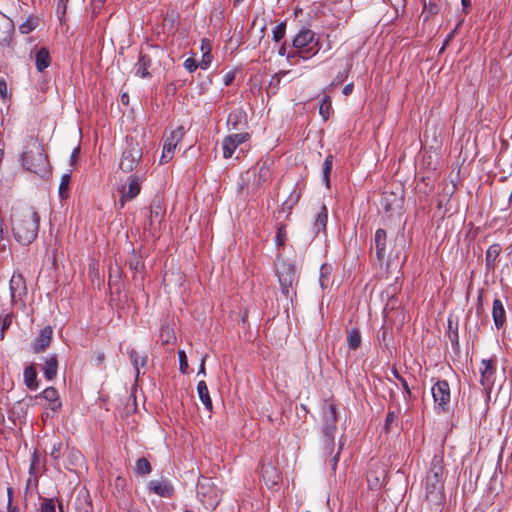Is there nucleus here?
<instances>
[{
  "mask_svg": "<svg viewBox=\"0 0 512 512\" xmlns=\"http://www.w3.org/2000/svg\"><path fill=\"white\" fill-rule=\"evenodd\" d=\"M446 469L443 456L434 455L423 482L424 499L422 508L427 512H441L445 503L444 483Z\"/></svg>",
  "mask_w": 512,
  "mask_h": 512,
  "instance_id": "obj_1",
  "label": "nucleus"
},
{
  "mask_svg": "<svg viewBox=\"0 0 512 512\" xmlns=\"http://www.w3.org/2000/svg\"><path fill=\"white\" fill-rule=\"evenodd\" d=\"M40 216L32 206L16 208L11 215L14 239L21 245H30L38 235Z\"/></svg>",
  "mask_w": 512,
  "mask_h": 512,
  "instance_id": "obj_2",
  "label": "nucleus"
},
{
  "mask_svg": "<svg viewBox=\"0 0 512 512\" xmlns=\"http://www.w3.org/2000/svg\"><path fill=\"white\" fill-rule=\"evenodd\" d=\"M292 46L296 49L294 52L287 54L288 60L301 58L308 60L319 51L318 40H315V33L311 29H302L294 37Z\"/></svg>",
  "mask_w": 512,
  "mask_h": 512,
  "instance_id": "obj_3",
  "label": "nucleus"
},
{
  "mask_svg": "<svg viewBox=\"0 0 512 512\" xmlns=\"http://www.w3.org/2000/svg\"><path fill=\"white\" fill-rule=\"evenodd\" d=\"M22 165L28 171L35 174H43L47 168V157L44 154L43 147L36 140H31L26 146L21 157Z\"/></svg>",
  "mask_w": 512,
  "mask_h": 512,
  "instance_id": "obj_4",
  "label": "nucleus"
},
{
  "mask_svg": "<svg viewBox=\"0 0 512 512\" xmlns=\"http://www.w3.org/2000/svg\"><path fill=\"white\" fill-rule=\"evenodd\" d=\"M275 274L278 278L282 293L289 299L295 295L294 284L297 283V275L294 264L287 259L278 257L275 262Z\"/></svg>",
  "mask_w": 512,
  "mask_h": 512,
  "instance_id": "obj_5",
  "label": "nucleus"
},
{
  "mask_svg": "<svg viewBox=\"0 0 512 512\" xmlns=\"http://www.w3.org/2000/svg\"><path fill=\"white\" fill-rule=\"evenodd\" d=\"M164 52L158 47H150L148 52L141 51L136 64V76L141 78H151V71L156 70L160 66V58Z\"/></svg>",
  "mask_w": 512,
  "mask_h": 512,
  "instance_id": "obj_6",
  "label": "nucleus"
},
{
  "mask_svg": "<svg viewBox=\"0 0 512 512\" xmlns=\"http://www.w3.org/2000/svg\"><path fill=\"white\" fill-rule=\"evenodd\" d=\"M142 155L143 152L139 143L134 138L127 137L126 147L120 158L119 169L124 173L134 171L138 167L142 159Z\"/></svg>",
  "mask_w": 512,
  "mask_h": 512,
  "instance_id": "obj_7",
  "label": "nucleus"
},
{
  "mask_svg": "<svg viewBox=\"0 0 512 512\" xmlns=\"http://www.w3.org/2000/svg\"><path fill=\"white\" fill-rule=\"evenodd\" d=\"M337 412L334 404L325 403L323 407V427L326 449L331 452L334 446V434L336 431Z\"/></svg>",
  "mask_w": 512,
  "mask_h": 512,
  "instance_id": "obj_8",
  "label": "nucleus"
},
{
  "mask_svg": "<svg viewBox=\"0 0 512 512\" xmlns=\"http://www.w3.org/2000/svg\"><path fill=\"white\" fill-rule=\"evenodd\" d=\"M437 413L447 412L451 400L450 386L446 380L437 381L431 388Z\"/></svg>",
  "mask_w": 512,
  "mask_h": 512,
  "instance_id": "obj_9",
  "label": "nucleus"
},
{
  "mask_svg": "<svg viewBox=\"0 0 512 512\" xmlns=\"http://www.w3.org/2000/svg\"><path fill=\"white\" fill-rule=\"evenodd\" d=\"M9 290L11 304L17 305L18 303H21V305L25 307L24 298L27 295V286L26 281L21 273H13L9 283Z\"/></svg>",
  "mask_w": 512,
  "mask_h": 512,
  "instance_id": "obj_10",
  "label": "nucleus"
},
{
  "mask_svg": "<svg viewBox=\"0 0 512 512\" xmlns=\"http://www.w3.org/2000/svg\"><path fill=\"white\" fill-rule=\"evenodd\" d=\"M197 493L203 503H208L210 506L219 503L218 489L211 479L203 478L197 484Z\"/></svg>",
  "mask_w": 512,
  "mask_h": 512,
  "instance_id": "obj_11",
  "label": "nucleus"
},
{
  "mask_svg": "<svg viewBox=\"0 0 512 512\" xmlns=\"http://www.w3.org/2000/svg\"><path fill=\"white\" fill-rule=\"evenodd\" d=\"M185 134L182 126L177 127L170 133L164 142L161 162L167 163L173 156L174 150Z\"/></svg>",
  "mask_w": 512,
  "mask_h": 512,
  "instance_id": "obj_12",
  "label": "nucleus"
},
{
  "mask_svg": "<svg viewBox=\"0 0 512 512\" xmlns=\"http://www.w3.org/2000/svg\"><path fill=\"white\" fill-rule=\"evenodd\" d=\"M142 177L135 174L128 177V184L123 185L120 189L121 198L120 203L121 207L124 206V203L126 201L134 199L139 193L141 189V183Z\"/></svg>",
  "mask_w": 512,
  "mask_h": 512,
  "instance_id": "obj_13",
  "label": "nucleus"
},
{
  "mask_svg": "<svg viewBox=\"0 0 512 512\" xmlns=\"http://www.w3.org/2000/svg\"><path fill=\"white\" fill-rule=\"evenodd\" d=\"M249 139L248 133H237L226 136L222 141L223 157L230 158L235 149Z\"/></svg>",
  "mask_w": 512,
  "mask_h": 512,
  "instance_id": "obj_14",
  "label": "nucleus"
},
{
  "mask_svg": "<svg viewBox=\"0 0 512 512\" xmlns=\"http://www.w3.org/2000/svg\"><path fill=\"white\" fill-rule=\"evenodd\" d=\"M403 196L391 191H385L381 197V206L387 213H394L401 209Z\"/></svg>",
  "mask_w": 512,
  "mask_h": 512,
  "instance_id": "obj_15",
  "label": "nucleus"
},
{
  "mask_svg": "<svg viewBox=\"0 0 512 512\" xmlns=\"http://www.w3.org/2000/svg\"><path fill=\"white\" fill-rule=\"evenodd\" d=\"M53 329L51 326H45L40 330L39 335L31 344L34 353L44 352L51 344Z\"/></svg>",
  "mask_w": 512,
  "mask_h": 512,
  "instance_id": "obj_16",
  "label": "nucleus"
},
{
  "mask_svg": "<svg viewBox=\"0 0 512 512\" xmlns=\"http://www.w3.org/2000/svg\"><path fill=\"white\" fill-rule=\"evenodd\" d=\"M14 33V23L5 14L0 12V45L9 46Z\"/></svg>",
  "mask_w": 512,
  "mask_h": 512,
  "instance_id": "obj_17",
  "label": "nucleus"
},
{
  "mask_svg": "<svg viewBox=\"0 0 512 512\" xmlns=\"http://www.w3.org/2000/svg\"><path fill=\"white\" fill-rule=\"evenodd\" d=\"M496 368L490 359H483L481 361L480 373H481V384L485 388H488L492 384V378L495 374Z\"/></svg>",
  "mask_w": 512,
  "mask_h": 512,
  "instance_id": "obj_18",
  "label": "nucleus"
},
{
  "mask_svg": "<svg viewBox=\"0 0 512 512\" xmlns=\"http://www.w3.org/2000/svg\"><path fill=\"white\" fill-rule=\"evenodd\" d=\"M386 241L387 234L384 229H377L374 236V245L376 250V257L379 261H382L386 255Z\"/></svg>",
  "mask_w": 512,
  "mask_h": 512,
  "instance_id": "obj_19",
  "label": "nucleus"
},
{
  "mask_svg": "<svg viewBox=\"0 0 512 512\" xmlns=\"http://www.w3.org/2000/svg\"><path fill=\"white\" fill-rule=\"evenodd\" d=\"M149 489L161 497H169L173 493V487L168 481L152 480Z\"/></svg>",
  "mask_w": 512,
  "mask_h": 512,
  "instance_id": "obj_20",
  "label": "nucleus"
},
{
  "mask_svg": "<svg viewBox=\"0 0 512 512\" xmlns=\"http://www.w3.org/2000/svg\"><path fill=\"white\" fill-rule=\"evenodd\" d=\"M41 396L49 402V407L52 411H58L62 407V403L59 400V394L58 391L54 387H48L46 388L42 393Z\"/></svg>",
  "mask_w": 512,
  "mask_h": 512,
  "instance_id": "obj_21",
  "label": "nucleus"
},
{
  "mask_svg": "<svg viewBox=\"0 0 512 512\" xmlns=\"http://www.w3.org/2000/svg\"><path fill=\"white\" fill-rule=\"evenodd\" d=\"M261 472L267 485H276L280 481V474L271 464L262 465Z\"/></svg>",
  "mask_w": 512,
  "mask_h": 512,
  "instance_id": "obj_22",
  "label": "nucleus"
},
{
  "mask_svg": "<svg viewBox=\"0 0 512 512\" xmlns=\"http://www.w3.org/2000/svg\"><path fill=\"white\" fill-rule=\"evenodd\" d=\"M492 316L495 323V326L499 329L501 328L505 323V310L503 307V304L501 300L495 299L493 301V310H492Z\"/></svg>",
  "mask_w": 512,
  "mask_h": 512,
  "instance_id": "obj_23",
  "label": "nucleus"
},
{
  "mask_svg": "<svg viewBox=\"0 0 512 512\" xmlns=\"http://www.w3.org/2000/svg\"><path fill=\"white\" fill-rule=\"evenodd\" d=\"M58 360L56 355L49 356L43 367V373L47 380H53L57 376Z\"/></svg>",
  "mask_w": 512,
  "mask_h": 512,
  "instance_id": "obj_24",
  "label": "nucleus"
},
{
  "mask_svg": "<svg viewBox=\"0 0 512 512\" xmlns=\"http://www.w3.org/2000/svg\"><path fill=\"white\" fill-rule=\"evenodd\" d=\"M24 384L30 390H36L38 388L37 371L34 365H29L24 370Z\"/></svg>",
  "mask_w": 512,
  "mask_h": 512,
  "instance_id": "obj_25",
  "label": "nucleus"
},
{
  "mask_svg": "<svg viewBox=\"0 0 512 512\" xmlns=\"http://www.w3.org/2000/svg\"><path fill=\"white\" fill-rule=\"evenodd\" d=\"M35 64L39 72L44 71L50 65V54L48 49L42 47L36 52Z\"/></svg>",
  "mask_w": 512,
  "mask_h": 512,
  "instance_id": "obj_26",
  "label": "nucleus"
},
{
  "mask_svg": "<svg viewBox=\"0 0 512 512\" xmlns=\"http://www.w3.org/2000/svg\"><path fill=\"white\" fill-rule=\"evenodd\" d=\"M197 393H198V396H199L201 402L205 406V408L208 411H212V408H213L212 400L210 398L208 387H207L205 381H203V380L199 381V383L197 385Z\"/></svg>",
  "mask_w": 512,
  "mask_h": 512,
  "instance_id": "obj_27",
  "label": "nucleus"
},
{
  "mask_svg": "<svg viewBox=\"0 0 512 512\" xmlns=\"http://www.w3.org/2000/svg\"><path fill=\"white\" fill-rule=\"evenodd\" d=\"M328 220V210L325 205L320 207L319 212L317 213L316 219L314 221V232L318 234L320 231H324L327 225Z\"/></svg>",
  "mask_w": 512,
  "mask_h": 512,
  "instance_id": "obj_28",
  "label": "nucleus"
},
{
  "mask_svg": "<svg viewBox=\"0 0 512 512\" xmlns=\"http://www.w3.org/2000/svg\"><path fill=\"white\" fill-rule=\"evenodd\" d=\"M128 355L134 366L136 377H138L140 373L139 367H144L147 364V356H140L135 349H130Z\"/></svg>",
  "mask_w": 512,
  "mask_h": 512,
  "instance_id": "obj_29",
  "label": "nucleus"
},
{
  "mask_svg": "<svg viewBox=\"0 0 512 512\" xmlns=\"http://www.w3.org/2000/svg\"><path fill=\"white\" fill-rule=\"evenodd\" d=\"M501 252V246L499 244H493L489 246L486 251V266L488 268H493L495 266V262L497 257Z\"/></svg>",
  "mask_w": 512,
  "mask_h": 512,
  "instance_id": "obj_30",
  "label": "nucleus"
},
{
  "mask_svg": "<svg viewBox=\"0 0 512 512\" xmlns=\"http://www.w3.org/2000/svg\"><path fill=\"white\" fill-rule=\"evenodd\" d=\"M347 344L348 347L352 350H356L361 345V334L357 328H353L349 331L347 335Z\"/></svg>",
  "mask_w": 512,
  "mask_h": 512,
  "instance_id": "obj_31",
  "label": "nucleus"
},
{
  "mask_svg": "<svg viewBox=\"0 0 512 512\" xmlns=\"http://www.w3.org/2000/svg\"><path fill=\"white\" fill-rule=\"evenodd\" d=\"M332 273V267L328 264H323L320 267V278L319 283L322 289H325L328 286L329 277Z\"/></svg>",
  "mask_w": 512,
  "mask_h": 512,
  "instance_id": "obj_32",
  "label": "nucleus"
},
{
  "mask_svg": "<svg viewBox=\"0 0 512 512\" xmlns=\"http://www.w3.org/2000/svg\"><path fill=\"white\" fill-rule=\"evenodd\" d=\"M152 471V467L146 458H140L136 462V472L140 475H148Z\"/></svg>",
  "mask_w": 512,
  "mask_h": 512,
  "instance_id": "obj_33",
  "label": "nucleus"
},
{
  "mask_svg": "<svg viewBox=\"0 0 512 512\" xmlns=\"http://www.w3.org/2000/svg\"><path fill=\"white\" fill-rule=\"evenodd\" d=\"M333 156L328 155L323 163V180L327 187L330 186V173L332 169Z\"/></svg>",
  "mask_w": 512,
  "mask_h": 512,
  "instance_id": "obj_34",
  "label": "nucleus"
},
{
  "mask_svg": "<svg viewBox=\"0 0 512 512\" xmlns=\"http://www.w3.org/2000/svg\"><path fill=\"white\" fill-rule=\"evenodd\" d=\"M332 109L331 99L329 96H325L320 104L319 113L324 120H327L330 116V111Z\"/></svg>",
  "mask_w": 512,
  "mask_h": 512,
  "instance_id": "obj_35",
  "label": "nucleus"
},
{
  "mask_svg": "<svg viewBox=\"0 0 512 512\" xmlns=\"http://www.w3.org/2000/svg\"><path fill=\"white\" fill-rule=\"evenodd\" d=\"M70 180H71V177L69 174H64L61 177V181L59 184V195L62 199H65L68 197V189H69Z\"/></svg>",
  "mask_w": 512,
  "mask_h": 512,
  "instance_id": "obj_36",
  "label": "nucleus"
},
{
  "mask_svg": "<svg viewBox=\"0 0 512 512\" xmlns=\"http://www.w3.org/2000/svg\"><path fill=\"white\" fill-rule=\"evenodd\" d=\"M13 319L12 313H6L0 316V325H1V331H0V338H4L5 331L10 327Z\"/></svg>",
  "mask_w": 512,
  "mask_h": 512,
  "instance_id": "obj_37",
  "label": "nucleus"
},
{
  "mask_svg": "<svg viewBox=\"0 0 512 512\" xmlns=\"http://www.w3.org/2000/svg\"><path fill=\"white\" fill-rule=\"evenodd\" d=\"M286 23L281 22L273 29V40L279 42L285 36Z\"/></svg>",
  "mask_w": 512,
  "mask_h": 512,
  "instance_id": "obj_38",
  "label": "nucleus"
},
{
  "mask_svg": "<svg viewBox=\"0 0 512 512\" xmlns=\"http://www.w3.org/2000/svg\"><path fill=\"white\" fill-rule=\"evenodd\" d=\"M271 177V171L269 166L265 163L259 167L258 171V183L267 181Z\"/></svg>",
  "mask_w": 512,
  "mask_h": 512,
  "instance_id": "obj_39",
  "label": "nucleus"
},
{
  "mask_svg": "<svg viewBox=\"0 0 512 512\" xmlns=\"http://www.w3.org/2000/svg\"><path fill=\"white\" fill-rule=\"evenodd\" d=\"M300 198V192L297 190H294L287 200L283 203V206L286 207L288 210H291L293 206L298 202Z\"/></svg>",
  "mask_w": 512,
  "mask_h": 512,
  "instance_id": "obj_40",
  "label": "nucleus"
},
{
  "mask_svg": "<svg viewBox=\"0 0 512 512\" xmlns=\"http://www.w3.org/2000/svg\"><path fill=\"white\" fill-rule=\"evenodd\" d=\"M286 239V226L284 224H280L276 233V244L278 246H284Z\"/></svg>",
  "mask_w": 512,
  "mask_h": 512,
  "instance_id": "obj_41",
  "label": "nucleus"
},
{
  "mask_svg": "<svg viewBox=\"0 0 512 512\" xmlns=\"http://www.w3.org/2000/svg\"><path fill=\"white\" fill-rule=\"evenodd\" d=\"M41 512H56L55 501L53 498H46L41 503Z\"/></svg>",
  "mask_w": 512,
  "mask_h": 512,
  "instance_id": "obj_42",
  "label": "nucleus"
},
{
  "mask_svg": "<svg viewBox=\"0 0 512 512\" xmlns=\"http://www.w3.org/2000/svg\"><path fill=\"white\" fill-rule=\"evenodd\" d=\"M162 208L159 203L153 202L150 206V221L153 223L154 219H157L161 216Z\"/></svg>",
  "mask_w": 512,
  "mask_h": 512,
  "instance_id": "obj_43",
  "label": "nucleus"
},
{
  "mask_svg": "<svg viewBox=\"0 0 512 512\" xmlns=\"http://www.w3.org/2000/svg\"><path fill=\"white\" fill-rule=\"evenodd\" d=\"M439 11V6L436 3L424 2L423 14L426 13L425 19L427 20L431 14H436Z\"/></svg>",
  "mask_w": 512,
  "mask_h": 512,
  "instance_id": "obj_44",
  "label": "nucleus"
},
{
  "mask_svg": "<svg viewBox=\"0 0 512 512\" xmlns=\"http://www.w3.org/2000/svg\"><path fill=\"white\" fill-rule=\"evenodd\" d=\"M62 447H63V444H62L61 441H55L52 444V448H51V451H50V456L54 460H58L60 458Z\"/></svg>",
  "mask_w": 512,
  "mask_h": 512,
  "instance_id": "obj_45",
  "label": "nucleus"
},
{
  "mask_svg": "<svg viewBox=\"0 0 512 512\" xmlns=\"http://www.w3.org/2000/svg\"><path fill=\"white\" fill-rule=\"evenodd\" d=\"M178 356H179L180 371L182 374H185V373H187V370H188L187 356L183 350H180L178 352Z\"/></svg>",
  "mask_w": 512,
  "mask_h": 512,
  "instance_id": "obj_46",
  "label": "nucleus"
},
{
  "mask_svg": "<svg viewBox=\"0 0 512 512\" xmlns=\"http://www.w3.org/2000/svg\"><path fill=\"white\" fill-rule=\"evenodd\" d=\"M393 374L396 377V379L400 382V385H402L405 392V397H411V391L407 381L397 372V370H394Z\"/></svg>",
  "mask_w": 512,
  "mask_h": 512,
  "instance_id": "obj_47",
  "label": "nucleus"
},
{
  "mask_svg": "<svg viewBox=\"0 0 512 512\" xmlns=\"http://www.w3.org/2000/svg\"><path fill=\"white\" fill-rule=\"evenodd\" d=\"M7 496H8L7 512H20L19 508L12 504L13 489L11 487L7 488Z\"/></svg>",
  "mask_w": 512,
  "mask_h": 512,
  "instance_id": "obj_48",
  "label": "nucleus"
},
{
  "mask_svg": "<svg viewBox=\"0 0 512 512\" xmlns=\"http://www.w3.org/2000/svg\"><path fill=\"white\" fill-rule=\"evenodd\" d=\"M184 67L188 72L192 73L197 69V67L200 66L199 63H197V61L191 57L184 61Z\"/></svg>",
  "mask_w": 512,
  "mask_h": 512,
  "instance_id": "obj_49",
  "label": "nucleus"
},
{
  "mask_svg": "<svg viewBox=\"0 0 512 512\" xmlns=\"http://www.w3.org/2000/svg\"><path fill=\"white\" fill-rule=\"evenodd\" d=\"M397 414L394 411H389L385 420V430L388 432L391 430V425L396 421Z\"/></svg>",
  "mask_w": 512,
  "mask_h": 512,
  "instance_id": "obj_50",
  "label": "nucleus"
},
{
  "mask_svg": "<svg viewBox=\"0 0 512 512\" xmlns=\"http://www.w3.org/2000/svg\"><path fill=\"white\" fill-rule=\"evenodd\" d=\"M128 265L131 270H134L136 272L143 268V264L141 263V261L139 260V258L137 256H133L128 261Z\"/></svg>",
  "mask_w": 512,
  "mask_h": 512,
  "instance_id": "obj_51",
  "label": "nucleus"
},
{
  "mask_svg": "<svg viewBox=\"0 0 512 512\" xmlns=\"http://www.w3.org/2000/svg\"><path fill=\"white\" fill-rule=\"evenodd\" d=\"M35 28V25L33 24V22L31 20H27L26 22L22 23L20 26H19V31L22 33V34H28L30 33L32 30H34Z\"/></svg>",
  "mask_w": 512,
  "mask_h": 512,
  "instance_id": "obj_52",
  "label": "nucleus"
},
{
  "mask_svg": "<svg viewBox=\"0 0 512 512\" xmlns=\"http://www.w3.org/2000/svg\"><path fill=\"white\" fill-rule=\"evenodd\" d=\"M211 61H212L211 53H204V54H202V59H201V62L199 63V66L205 70L209 67V65L211 64Z\"/></svg>",
  "mask_w": 512,
  "mask_h": 512,
  "instance_id": "obj_53",
  "label": "nucleus"
},
{
  "mask_svg": "<svg viewBox=\"0 0 512 512\" xmlns=\"http://www.w3.org/2000/svg\"><path fill=\"white\" fill-rule=\"evenodd\" d=\"M69 0H58V3H57V14L60 16V17H64L65 14H66V8H67V2Z\"/></svg>",
  "mask_w": 512,
  "mask_h": 512,
  "instance_id": "obj_54",
  "label": "nucleus"
},
{
  "mask_svg": "<svg viewBox=\"0 0 512 512\" xmlns=\"http://www.w3.org/2000/svg\"><path fill=\"white\" fill-rule=\"evenodd\" d=\"M287 72H280V73H277L275 74L274 76H272L271 80H270V83H269V86L272 87H277L279 84H280V81H281V77L280 75H285Z\"/></svg>",
  "mask_w": 512,
  "mask_h": 512,
  "instance_id": "obj_55",
  "label": "nucleus"
},
{
  "mask_svg": "<svg viewBox=\"0 0 512 512\" xmlns=\"http://www.w3.org/2000/svg\"><path fill=\"white\" fill-rule=\"evenodd\" d=\"M235 79V74L234 72L230 71V72H227L224 77H223V83L228 86L230 85Z\"/></svg>",
  "mask_w": 512,
  "mask_h": 512,
  "instance_id": "obj_56",
  "label": "nucleus"
},
{
  "mask_svg": "<svg viewBox=\"0 0 512 512\" xmlns=\"http://www.w3.org/2000/svg\"><path fill=\"white\" fill-rule=\"evenodd\" d=\"M201 52H202V54H204V53H211V45H210L209 40L202 39V41H201Z\"/></svg>",
  "mask_w": 512,
  "mask_h": 512,
  "instance_id": "obj_57",
  "label": "nucleus"
},
{
  "mask_svg": "<svg viewBox=\"0 0 512 512\" xmlns=\"http://www.w3.org/2000/svg\"><path fill=\"white\" fill-rule=\"evenodd\" d=\"M80 154V147L77 146L73 149L72 153H71V156H70V163L71 165H74L75 162L77 161L78 159V156Z\"/></svg>",
  "mask_w": 512,
  "mask_h": 512,
  "instance_id": "obj_58",
  "label": "nucleus"
},
{
  "mask_svg": "<svg viewBox=\"0 0 512 512\" xmlns=\"http://www.w3.org/2000/svg\"><path fill=\"white\" fill-rule=\"evenodd\" d=\"M0 96L2 99L7 98V84L4 80H0Z\"/></svg>",
  "mask_w": 512,
  "mask_h": 512,
  "instance_id": "obj_59",
  "label": "nucleus"
},
{
  "mask_svg": "<svg viewBox=\"0 0 512 512\" xmlns=\"http://www.w3.org/2000/svg\"><path fill=\"white\" fill-rule=\"evenodd\" d=\"M4 240V229H3V220L0 219V252L6 248V245L2 243Z\"/></svg>",
  "mask_w": 512,
  "mask_h": 512,
  "instance_id": "obj_60",
  "label": "nucleus"
},
{
  "mask_svg": "<svg viewBox=\"0 0 512 512\" xmlns=\"http://www.w3.org/2000/svg\"><path fill=\"white\" fill-rule=\"evenodd\" d=\"M37 462H38V454H37V451H34V453L32 455L31 465H30V472L31 473H33V471L35 469V465H36Z\"/></svg>",
  "mask_w": 512,
  "mask_h": 512,
  "instance_id": "obj_61",
  "label": "nucleus"
},
{
  "mask_svg": "<svg viewBox=\"0 0 512 512\" xmlns=\"http://www.w3.org/2000/svg\"><path fill=\"white\" fill-rule=\"evenodd\" d=\"M345 77H346V75L340 73L335 78V80L331 83V86L338 85V84L342 83Z\"/></svg>",
  "mask_w": 512,
  "mask_h": 512,
  "instance_id": "obj_62",
  "label": "nucleus"
},
{
  "mask_svg": "<svg viewBox=\"0 0 512 512\" xmlns=\"http://www.w3.org/2000/svg\"><path fill=\"white\" fill-rule=\"evenodd\" d=\"M198 375H203V376L206 375V371H205V357L202 358V360H201L199 371H198Z\"/></svg>",
  "mask_w": 512,
  "mask_h": 512,
  "instance_id": "obj_63",
  "label": "nucleus"
},
{
  "mask_svg": "<svg viewBox=\"0 0 512 512\" xmlns=\"http://www.w3.org/2000/svg\"><path fill=\"white\" fill-rule=\"evenodd\" d=\"M352 90H353V84L352 83H349L347 85L344 86L343 88V94L344 95H349L352 93Z\"/></svg>",
  "mask_w": 512,
  "mask_h": 512,
  "instance_id": "obj_64",
  "label": "nucleus"
}]
</instances>
